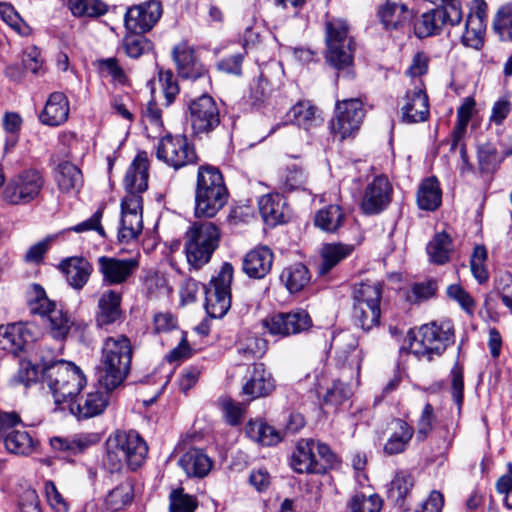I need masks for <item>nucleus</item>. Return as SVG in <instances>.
<instances>
[{"instance_id": "f257e3e1", "label": "nucleus", "mask_w": 512, "mask_h": 512, "mask_svg": "<svg viewBox=\"0 0 512 512\" xmlns=\"http://www.w3.org/2000/svg\"><path fill=\"white\" fill-rule=\"evenodd\" d=\"M41 373L59 410H65L66 405L76 398L86 385V376L81 368L63 359L43 361Z\"/></svg>"}, {"instance_id": "f03ea898", "label": "nucleus", "mask_w": 512, "mask_h": 512, "mask_svg": "<svg viewBox=\"0 0 512 512\" xmlns=\"http://www.w3.org/2000/svg\"><path fill=\"white\" fill-rule=\"evenodd\" d=\"M133 352L131 340L124 334L108 336L103 340L99 382L107 391H113L127 378Z\"/></svg>"}, {"instance_id": "7ed1b4c3", "label": "nucleus", "mask_w": 512, "mask_h": 512, "mask_svg": "<svg viewBox=\"0 0 512 512\" xmlns=\"http://www.w3.org/2000/svg\"><path fill=\"white\" fill-rule=\"evenodd\" d=\"M229 197L219 168L201 165L197 172L194 214L197 218H213L227 204Z\"/></svg>"}, {"instance_id": "20e7f679", "label": "nucleus", "mask_w": 512, "mask_h": 512, "mask_svg": "<svg viewBox=\"0 0 512 512\" xmlns=\"http://www.w3.org/2000/svg\"><path fill=\"white\" fill-rule=\"evenodd\" d=\"M148 453L144 439L135 431H116L107 439L105 465L111 472H119L124 465L132 471L143 465Z\"/></svg>"}, {"instance_id": "39448f33", "label": "nucleus", "mask_w": 512, "mask_h": 512, "mask_svg": "<svg viewBox=\"0 0 512 512\" xmlns=\"http://www.w3.org/2000/svg\"><path fill=\"white\" fill-rule=\"evenodd\" d=\"M219 227L208 221L194 222L185 234L184 251L190 269L208 264L220 243Z\"/></svg>"}, {"instance_id": "423d86ee", "label": "nucleus", "mask_w": 512, "mask_h": 512, "mask_svg": "<svg viewBox=\"0 0 512 512\" xmlns=\"http://www.w3.org/2000/svg\"><path fill=\"white\" fill-rule=\"evenodd\" d=\"M453 342L454 329L448 321L427 323L410 331V351L418 359L431 361Z\"/></svg>"}, {"instance_id": "0eeeda50", "label": "nucleus", "mask_w": 512, "mask_h": 512, "mask_svg": "<svg viewBox=\"0 0 512 512\" xmlns=\"http://www.w3.org/2000/svg\"><path fill=\"white\" fill-rule=\"evenodd\" d=\"M30 312L45 318V327L49 335L56 340H64L74 321L68 312L50 300L45 290L39 284L31 286L28 298Z\"/></svg>"}, {"instance_id": "6e6552de", "label": "nucleus", "mask_w": 512, "mask_h": 512, "mask_svg": "<svg viewBox=\"0 0 512 512\" xmlns=\"http://www.w3.org/2000/svg\"><path fill=\"white\" fill-rule=\"evenodd\" d=\"M326 62L337 71L349 73L353 64L355 42L350 36V28L342 19H332L326 22Z\"/></svg>"}, {"instance_id": "1a4fd4ad", "label": "nucleus", "mask_w": 512, "mask_h": 512, "mask_svg": "<svg viewBox=\"0 0 512 512\" xmlns=\"http://www.w3.org/2000/svg\"><path fill=\"white\" fill-rule=\"evenodd\" d=\"M233 272V266L225 262L210 283L204 285L205 309L212 318L223 317L231 307Z\"/></svg>"}, {"instance_id": "9d476101", "label": "nucleus", "mask_w": 512, "mask_h": 512, "mask_svg": "<svg viewBox=\"0 0 512 512\" xmlns=\"http://www.w3.org/2000/svg\"><path fill=\"white\" fill-rule=\"evenodd\" d=\"M44 185L41 173L35 169L11 177L2 191V199L10 205H26L35 200Z\"/></svg>"}, {"instance_id": "9b49d317", "label": "nucleus", "mask_w": 512, "mask_h": 512, "mask_svg": "<svg viewBox=\"0 0 512 512\" xmlns=\"http://www.w3.org/2000/svg\"><path fill=\"white\" fill-rule=\"evenodd\" d=\"M364 115L363 103L360 99L338 101L335 115L330 121L331 133L340 141L353 137L359 130Z\"/></svg>"}, {"instance_id": "f8f14e48", "label": "nucleus", "mask_w": 512, "mask_h": 512, "mask_svg": "<svg viewBox=\"0 0 512 512\" xmlns=\"http://www.w3.org/2000/svg\"><path fill=\"white\" fill-rule=\"evenodd\" d=\"M462 10L455 6L445 8H434L423 13L414 23V33L418 38H425L438 34L445 25L456 26L462 20Z\"/></svg>"}, {"instance_id": "ddd939ff", "label": "nucleus", "mask_w": 512, "mask_h": 512, "mask_svg": "<svg viewBox=\"0 0 512 512\" xmlns=\"http://www.w3.org/2000/svg\"><path fill=\"white\" fill-rule=\"evenodd\" d=\"M162 13V4L158 0H149L133 5L125 13V28L131 33H147L160 20Z\"/></svg>"}, {"instance_id": "4468645a", "label": "nucleus", "mask_w": 512, "mask_h": 512, "mask_svg": "<svg viewBox=\"0 0 512 512\" xmlns=\"http://www.w3.org/2000/svg\"><path fill=\"white\" fill-rule=\"evenodd\" d=\"M263 327L271 335L289 336L308 330L312 326V320L307 311L297 309L288 313H276L266 317Z\"/></svg>"}, {"instance_id": "2eb2a0df", "label": "nucleus", "mask_w": 512, "mask_h": 512, "mask_svg": "<svg viewBox=\"0 0 512 512\" xmlns=\"http://www.w3.org/2000/svg\"><path fill=\"white\" fill-rule=\"evenodd\" d=\"M190 122L196 134L209 133L220 123L219 110L214 99L207 94L189 104Z\"/></svg>"}, {"instance_id": "dca6fc26", "label": "nucleus", "mask_w": 512, "mask_h": 512, "mask_svg": "<svg viewBox=\"0 0 512 512\" xmlns=\"http://www.w3.org/2000/svg\"><path fill=\"white\" fill-rule=\"evenodd\" d=\"M97 267L103 282L108 285H120L127 282L139 267L136 258H116L100 256Z\"/></svg>"}, {"instance_id": "f3484780", "label": "nucleus", "mask_w": 512, "mask_h": 512, "mask_svg": "<svg viewBox=\"0 0 512 512\" xmlns=\"http://www.w3.org/2000/svg\"><path fill=\"white\" fill-rule=\"evenodd\" d=\"M393 188L384 175L376 176L365 188L361 201L364 214L375 215L384 211L390 204Z\"/></svg>"}, {"instance_id": "a211bd4d", "label": "nucleus", "mask_w": 512, "mask_h": 512, "mask_svg": "<svg viewBox=\"0 0 512 512\" xmlns=\"http://www.w3.org/2000/svg\"><path fill=\"white\" fill-rule=\"evenodd\" d=\"M475 108V101L473 98H466L462 105L457 110V122L451 133V140L443 143L440 148L445 151L448 149L450 154H445V157L457 158L465 160L466 151L462 140L466 134L468 123L472 117Z\"/></svg>"}, {"instance_id": "6ab92c4d", "label": "nucleus", "mask_w": 512, "mask_h": 512, "mask_svg": "<svg viewBox=\"0 0 512 512\" xmlns=\"http://www.w3.org/2000/svg\"><path fill=\"white\" fill-rule=\"evenodd\" d=\"M142 202L135 196L123 198L121 202V222L118 231V240L129 243L135 240L143 229Z\"/></svg>"}, {"instance_id": "aec40b11", "label": "nucleus", "mask_w": 512, "mask_h": 512, "mask_svg": "<svg viewBox=\"0 0 512 512\" xmlns=\"http://www.w3.org/2000/svg\"><path fill=\"white\" fill-rule=\"evenodd\" d=\"M122 293L108 289L103 291L97 302L95 313L96 326L101 329H107L109 326L122 323L125 315L121 308Z\"/></svg>"}, {"instance_id": "412c9836", "label": "nucleus", "mask_w": 512, "mask_h": 512, "mask_svg": "<svg viewBox=\"0 0 512 512\" xmlns=\"http://www.w3.org/2000/svg\"><path fill=\"white\" fill-rule=\"evenodd\" d=\"M377 17L387 31H403L409 27L414 13L405 4L387 0L377 9Z\"/></svg>"}, {"instance_id": "4be33fe9", "label": "nucleus", "mask_w": 512, "mask_h": 512, "mask_svg": "<svg viewBox=\"0 0 512 512\" xmlns=\"http://www.w3.org/2000/svg\"><path fill=\"white\" fill-rule=\"evenodd\" d=\"M108 402L106 392L94 391L85 395H78L66 405V408L78 419H88L103 413Z\"/></svg>"}, {"instance_id": "5701e85b", "label": "nucleus", "mask_w": 512, "mask_h": 512, "mask_svg": "<svg viewBox=\"0 0 512 512\" xmlns=\"http://www.w3.org/2000/svg\"><path fill=\"white\" fill-rule=\"evenodd\" d=\"M58 268L65 276L68 285L77 291L84 288L93 273L92 264L83 256L64 258L60 261Z\"/></svg>"}, {"instance_id": "b1692460", "label": "nucleus", "mask_w": 512, "mask_h": 512, "mask_svg": "<svg viewBox=\"0 0 512 512\" xmlns=\"http://www.w3.org/2000/svg\"><path fill=\"white\" fill-rule=\"evenodd\" d=\"M173 59L179 75L185 79H205L209 82L207 70L195 57L194 49L187 43H180L173 49Z\"/></svg>"}, {"instance_id": "393cba45", "label": "nucleus", "mask_w": 512, "mask_h": 512, "mask_svg": "<svg viewBox=\"0 0 512 512\" xmlns=\"http://www.w3.org/2000/svg\"><path fill=\"white\" fill-rule=\"evenodd\" d=\"M291 466L297 473L323 474L326 465L317 459L314 452V440L301 439L292 454Z\"/></svg>"}, {"instance_id": "a878e982", "label": "nucleus", "mask_w": 512, "mask_h": 512, "mask_svg": "<svg viewBox=\"0 0 512 512\" xmlns=\"http://www.w3.org/2000/svg\"><path fill=\"white\" fill-rule=\"evenodd\" d=\"M274 254L267 246H258L248 253L242 259V271L251 279H263L272 268Z\"/></svg>"}, {"instance_id": "bb28decb", "label": "nucleus", "mask_w": 512, "mask_h": 512, "mask_svg": "<svg viewBox=\"0 0 512 512\" xmlns=\"http://www.w3.org/2000/svg\"><path fill=\"white\" fill-rule=\"evenodd\" d=\"M158 160H197L195 148L184 136L163 137L157 145Z\"/></svg>"}, {"instance_id": "cd10ccee", "label": "nucleus", "mask_w": 512, "mask_h": 512, "mask_svg": "<svg viewBox=\"0 0 512 512\" xmlns=\"http://www.w3.org/2000/svg\"><path fill=\"white\" fill-rule=\"evenodd\" d=\"M69 111L70 105L67 96L62 92H53L49 95L39 114V120L46 126H59L67 121Z\"/></svg>"}, {"instance_id": "c85d7f7f", "label": "nucleus", "mask_w": 512, "mask_h": 512, "mask_svg": "<svg viewBox=\"0 0 512 512\" xmlns=\"http://www.w3.org/2000/svg\"><path fill=\"white\" fill-rule=\"evenodd\" d=\"M429 115L428 96L422 88L407 92L402 107V120L406 123L423 122Z\"/></svg>"}, {"instance_id": "c756f323", "label": "nucleus", "mask_w": 512, "mask_h": 512, "mask_svg": "<svg viewBox=\"0 0 512 512\" xmlns=\"http://www.w3.org/2000/svg\"><path fill=\"white\" fill-rule=\"evenodd\" d=\"M275 389V381L262 363L254 364L251 378L242 388V393L250 400L265 397Z\"/></svg>"}, {"instance_id": "7c9ffc66", "label": "nucleus", "mask_w": 512, "mask_h": 512, "mask_svg": "<svg viewBox=\"0 0 512 512\" xmlns=\"http://www.w3.org/2000/svg\"><path fill=\"white\" fill-rule=\"evenodd\" d=\"M148 162H131L124 176L126 195L124 198L137 197L142 200V193L148 188Z\"/></svg>"}, {"instance_id": "2f4dec72", "label": "nucleus", "mask_w": 512, "mask_h": 512, "mask_svg": "<svg viewBox=\"0 0 512 512\" xmlns=\"http://www.w3.org/2000/svg\"><path fill=\"white\" fill-rule=\"evenodd\" d=\"M414 434V428L402 419H395L391 423V434L384 444L386 455H396L404 452Z\"/></svg>"}, {"instance_id": "473e14b6", "label": "nucleus", "mask_w": 512, "mask_h": 512, "mask_svg": "<svg viewBox=\"0 0 512 512\" xmlns=\"http://www.w3.org/2000/svg\"><path fill=\"white\" fill-rule=\"evenodd\" d=\"M178 464L187 476L197 478L205 477L212 468V460L203 450L198 448H192L184 453Z\"/></svg>"}, {"instance_id": "72a5a7b5", "label": "nucleus", "mask_w": 512, "mask_h": 512, "mask_svg": "<svg viewBox=\"0 0 512 512\" xmlns=\"http://www.w3.org/2000/svg\"><path fill=\"white\" fill-rule=\"evenodd\" d=\"M99 440L97 433H79L71 437H52L50 445L55 451L76 454L98 443Z\"/></svg>"}, {"instance_id": "f704fd0d", "label": "nucleus", "mask_w": 512, "mask_h": 512, "mask_svg": "<svg viewBox=\"0 0 512 512\" xmlns=\"http://www.w3.org/2000/svg\"><path fill=\"white\" fill-rule=\"evenodd\" d=\"M259 210L264 221L276 225L286 221L287 207L281 194H267L259 200Z\"/></svg>"}, {"instance_id": "c9c22d12", "label": "nucleus", "mask_w": 512, "mask_h": 512, "mask_svg": "<svg viewBox=\"0 0 512 512\" xmlns=\"http://www.w3.org/2000/svg\"><path fill=\"white\" fill-rule=\"evenodd\" d=\"M353 245L342 243H326L320 249L321 262L318 267L320 275L327 274L338 263L351 255Z\"/></svg>"}, {"instance_id": "e433bc0d", "label": "nucleus", "mask_w": 512, "mask_h": 512, "mask_svg": "<svg viewBox=\"0 0 512 512\" xmlns=\"http://www.w3.org/2000/svg\"><path fill=\"white\" fill-rule=\"evenodd\" d=\"M28 336L21 323L0 326V349L16 355L24 348Z\"/></svg>"}, {"instance_id": "4c0bfd02", "label": "nucleus", "mask_w": 512, "mask_h": 512, "mask_svg": "<svg viewBox=\"0 0 512 512\" xmlns=\"http://www.w3.org/2000/svg\"><path fill=\"white\" fill-rule=\"evenodd\" d=\"M442 192L435 176L428 177L419 185L416 194L417 205L421 210L434 211L441 205Z\"/></svg>"}, {"instance_id": "58836bf2", "label": "nucleus", "mask_w": 512, "mask_h": 512, "mask_svg": "<svg viewBox=\"0 0 512 512\" xmlns=\"http://www.w3.org/2000/svg\"><path fill=\"white\" fill-rule=\"evenodd\" d=\"M134 499V483L124 478L119 484L108 491L104 505L111 511H120L132 504Z\"/></svg>"}, {"instance_id": "ea45409f", "label": "nucleus", "mask_w": 512, "mask_h": 512, "mask_svg": "<svg viewBox=\"0 0 512 512\" xmlns=\"http://www.w3.org/2000/svg\"><path fill=\"white\" fill-rule=\"evenodd\" d=\"M311 275L302 263L285 267L280 274V281L291 294L299 293L310 282Z\"/></svg>"}, {"instance_id": "a19ab883", "label": "nucleus", "mask_w": 512, "mask_h": 512, "mask_svg": "<svg viewBox=\"0 0 512 512\" xmlns=\"http://www.w3.org/2000/svg\"><path fill=\"white\" fill-rule=\"evenodd\" d=\"M288 121L304 127L306 130L321 122L317 107L309 100H300L286 113Z\"/></svg>"}, {"instance_id": "79ce46f5", "label": "nucleus", "mask_w": 512, "mask_h": 512, "mask_svg": "<svg viewBox=\"0 0 512 512\" xmlns=\"http://www.w3.org/2000/svg\"><path fill=\"white\" fill-rule=\"evenodd\" d=\"M346 213L337 204L328 205L318 210L314 216V224L322 231L334 233L343 226Z\"/></svg>"}, {"instance_id": "37998d69", "label": "nucleus", "mask_w": 512, "mask_h": 512, "mask_svg": "<svg viewBox=\"0 0 512 512\" xmlns=\"http://www.w3.org/2000/svg\"><path fill=\"white\" fill-rule=\"evenodd\" d=\"M383 284L381 282H363L354 286L353 306H381Z\"/></svg>"}, {"instance_id": "c03bdc74", "label": "nucleus", "mask_w": 512, "mask_h": 512, "mask_svg": "<svg viewBox=\"0 0 512 512\" xmlns=\"http://www.w3.org/2000/svg\"><path fill=\"white\" fill-rule=\"evenodd\" d=\"M55 181L61 192L69 193L82 185V172L73 162H59L55 169Z\"/></svg>"}, {"instance_id": "a18cd8bd", "label": "nucleus", "mask_w": 512, "mask_h": 512, "mask_svg": "<svg viewBox=\"0 0 512 512\" xmlns=\"http://www.w3.org/2000/svg\"><path fill=\"white\" fill-rule=\"evenodd\" d=\"M426 250L431 262L443 265L450 260L453 243L447 233L440 232L430 240Z\"/></svg>"}, {"instance_id": "49530a36", "label": "nucleus", "mask_w": 512, "mask_h": 512, "mask_svg": "<svg viewBox=\"0 0 512 512\" xmlns=\"http://www.w3.org/2000/svg\"><path fill=\"white\" fill-rule=\"evenodd\" d=\"M245 432L250 439L264 446L275 445L281 440L279 432L274 427L260 420L249 421Z\"/></svg>"}, {"instance_id": "de8ad7c7", "label": "nucleus", "mask_w": 512, "mask_h": 512, "mask_svg": "<svg viewBox=\"0 0 512 512\" xmlns=\"http://www.w3.org/2000/svg\"><path fill=\"white\" fill-rule=\"evenodd\" d=\"M67 6L78 18H98L108 12V5L102 0H68Z\"/></svg>"}, {"instance_id": "09e8293b", "label": "nucleus", "mask_w": 512, "mask_h": 512, "mask_svg": "<svg viewBox=\"0 0 512 512\" xmlns=\"http://www.w3.org/2000/svg\"><path fill=\"white\" fill-rule=\"evenodd\" d=\"M4 445L10 453L28 455L34 449V441L25 430H11L4 437Z\"/></svg>"}, {"instance_id": "8fccbe9b", "label": "nucleus", "mask_w": 512, "mask_h": 512, "mask_svg": "<svg viewBox=\"0 0 512 512\" xmlns=\"http://www.w3.org/2000/svg\"><path fill=\"white\" fill-rule=\"evenodd\" d=\"M352 319L356 326L365 332L371 331L380 325L381 306L359 307L353 306Z\"/></svg>"}, {"instance_id": "3c124183", "label": "nucleus", "mask_w": 512, "mask_h": 512, "mask_svg": "<svg viewBox=\"0 0 512 512\" xmlns=\"http://www.w3.org/2000/svg\"><path fill=\"white\" fill-rule=\"evenodd\" d=\"M124 50L130 58H139L153 50V43L143 34L129 33L123 38Z\"/></svg>"}, {"instance_id": "603ef678", "label": "nucleus", "mask_w": 512, "mask_h": 512, "mask_svg": "<svg viewBox=\"0 0 512 512\" xmlns=\"http://www.w3.org/2000/svg\"><path fill=\"white\" fill-rule=\"evenodd\" d=\"M381 508L382 499L377 494L366 496L358 493L347 503L348 512H380Z\"/></svg>"}, {"instance_id": "864d4df0", "label": "nucleus", "mask_w": 512, "mask_h": 512, "mask_svg": "<svg viewBox=\"0 0 512 512\" xmlns=\"http://www.w3.org/2000/svg\"><path fill=\"white\" fill-rule=\"evenodd\" d=\"M197 507V498L185 493L183 488L171 491L169 495V512H195Z\"/></svg>"}, {"instance_id": "5fc2aeb1", "label": "nucleus", "mask_w": 512, "mask_h": 512, "mask_svg": "<svg viewBox=\"0 0 512 512\" xmlns=\"http://www.w3.org/2000/svg\"><path fill=\"white\" fill-rule=\"evenodd\" d=\"M487 258L488 253L483 245H477L474 247L473 253L470 259L471 272L474 278L481 284L488 280L489 273L487 269Z\"/></svg>"}, {"instance_id": "6e6d98bb", "label": "nucleus", "mask_w": 512, "mask_h": 512, "mask_svg": "<svg viewBox=\"0 0 512 512\" xmlns=\"http://www.w3.org/2000/svg\"><path fill=\"white\" fill-rule=\"evenodd\" d=\"M414 486V478L408 471H399L390 483L389 493L396 500L404 499Z\"/></svg>"}, {"instance_id": "4d7b16f0", "label": "nucleus", "mask_w": 512, "mask_h": 512, "mask_svg": "<svg viewBox=\"0 0 512 512\" xmlns=\"http://www.w3.org/2000/svg\"><path fill=\"white\" fill-rule=\"evenodd\" d=\"M434 408L430 403L425 404L417 421L416 438L424 441L431 433L435 422Z\"/></svg>"}, {"instance_id": "13d9d810", "label": "nucleus", "mask_w": 512, "mask_h": 512, "mask_svg": "<svg viewBox=\"0 0 512 512\" xmlns=\"http://www.w3.org/2000/svg\"><path fill=\"white\" fill-rule=\"evenodd\" d=\"M494 29L504 41L512 40V8H502L495 20Z\"/></svg>"}, {"instance_id": "bf43d9fd", "label": "nucleus", "mask_w": 512, "mask_h": 512, "mask_svg": "<svg viewBox=\"0 0 512 512\" xmlns=\"http://www.w3.org/2000/svg\"><path fill=\"white\" fill-rule=\"evenodd\" d=\"M142 122L150 125L155 132L161 134L163 129L162 111L154 100H150L142 110Z\"/></svg>"}, {"instance_id": "052dcab7", "label": "nucleus", "mask_w": 512, "mask_h": 512, "mask_svg": "<svg viewBox=\"0 0 512 512\" xmlns=\"http://www.w3.org/2000/svg\"><path fill=\"white\" fill-rule=\"evenodd\" d=\"M447 295L449 298L455 300L468 314L472 315L474 313L476 303L471 295L460 285L452 284L448 286Z\"/></svg>"}, {"instance_id": "680f3d73", "label": "nucleus", "mask_w": 512, "mask_h": 512, "mask_svg": "<svg viewBox=\"0 0 512 512\" xmlns=\"http://www.w3.org/2000/svg\"><path fill=\"white\" fill-rule=\"evenodd\" d=\"M498 494L503 496L504 506L512 510V463L507 464V474L498 478L495 484Z\"/></svg>"}, {"instance_id": "e2e57ef3", "label": "nucleus", "mask_w": 512, "mask_h": 512, "mask_svg": "<svg viewBox=\"0 0 512 512\" xmlns=\"http://www.w3.org/2000/svg\"><path fill=\"white\" fill-rule=\"evenodd\" d=\"M349 398V389L342 382H335L323 395L326 405L339 406Z\"/></svg>"}, {"instance_id": "0e129e2a", "label": "nucleus", "mask_w": 512, "mask_h": 512, "mask_svg": "<svg viewBox=\"0 0 512 512\" xmlns=\"http://www.w3.org/2000/svg\"><path fill=\"white\" fill-rule=\"evenodd\" d=\"M437 282L428 280L426 282L416 283L412 286L408 298L411 302H420L429 299L437 291Z\"/></svg>"}, {"instance_id": "69168bd1", "label": "nucleus", "mask_w": 512, "mask_h": 512, "mask_svg": "<svg viewBox=\"0 0 512 512\" xmlns=\"http://www.w3.org/2000/svg\"><path fill=\"white\" fill-rule=\"evenodd\" d=\"M496 290L503 305L512 314V274L505 273L496 281Z\"/></svg>"}, {"instance_id": "338daca9", "label": "nucleus", "mask_w": 512, "mask_h": 512, "mask_svg": "<svg viewBox=\"0 0 512 512\" xmlns=\"http://www.w3.org/2000/svg\"><path fill=\"white\" fill-rule=\"evenodd\" d=\"M451 393L455 403L460 409L464 399V380H463V369L461 366L456 364L451 370Z\"/></svg>"}, {"instance_id": "774afa93", "label": "nucleus", "mask_w": 512, "mask_h": 512, "mask_svg": "<svg viewBox=\"0 0 512 512\" xmlns=\"http://www.w3.org/2000/svg\"><path fill=\"white\" fill-rule=\"evenodd\" d=\"M38 373L39 372L37 367L28 361H22L17 373L13 377V382L15 384L29 386L30 384L36 382Z\"/></svg>"}]
</instances>
